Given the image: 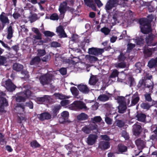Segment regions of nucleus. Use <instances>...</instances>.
Instances as JSON below:
<instances>
[{"label": "nucleus", "mask_w": 157, "mask_h": 157, "mask_svg": "<svg viewBox=\"0 0 157 157\" xmlns=\"http://www.w3.org/2000/svg\"><path fill=\"white\" fill-rule=\"evenodd\" d=\"M154 16L151 14L149 15L147 18H143L140 19V24L141 32L144 34H147L151 31L150 23L154 18Z\"/></svg>", "instance_id": "1"}, {"label": "nucleus", "mask_w": 157, "mask_h": 157, "mask_svg": "<svg viewBox=\"0 0 157 157\" xmlns=\"http://www.w3.org/2000/svg\"><path fill=\"white\" fill-rule=\"evenodd\" d=\"M118 82H125L126 84L129 85L130 86H134L136 84L134 78L132 76L125 75L123 72H121L117 78Z\"/></svg>", "instance_id": "2"}, {"label": "nucleus", "mask_w": 157, "mask_h": 157, "mask_svg": "<svg viewBox=\"0 0 157 157\" xmlns=\"http://www.w3.org/2000/svg\"><path fill=\"white\" fill-rule=\"evenodd\" d=\"M128 0H109L106 3L105 9L106 10H109L118 5L124 6L125 2Z\"/></svg>", "instance_id": "3"}, {"label": "nucleus", "mask_w": 157, "mask_h": 157, "mask_svg": "<svg viewBox=\"0 0 157 157\" xmlns=\"http://www.w3.org/2000/svg\"><path fill=\"white\" fill-rule=\"evenodd\" d=\"M127 99V105L128 107L134 105L139 101V97L137 93H136L134 94H130L126 96Z\"/></svg>", "instance_id": "4"}, {"label": "nucleus", "mask_w": 157, "mask_h": 157, "mask_svg": "<svg viewBox=\"0 0 157 157\" xmlns=\"http://www.w3.org/2000/svg\"><path fill=\"white\" fill-rule=\"evenodd\" d=\"M69 107L71 109L74 110H78L82 109L88 110V109L83 102L79 101H74L69 105Z\"/></svg>", "instance_id": "5"}, {"label": "nucleus", "mask_w": 157, "mask_h": 157, "mask_svg": "<svg viewBox=\"0 0 157 157\" xmlns=\"http://www.w3.org/2000/svg\"><path fill=\"white\" fill-rule=\"evenodd\" d=\"M82 130L83 132L86 134H89L91 133V131H93L94 130L95 131L93 132H98L97 125L93 123L85 126L82 128Z\"/></svg>", "instance_id": "6"}, {"label": "nucleus", "mask_w": 157, "mask_h": 157, "mask_svg": "<svg viewBox=\"0 0 157 157\" xmlns=\"http://www.w3.org/2000/svg\"><path fill=\"white\" fill-rule=\"evenodd\" d=\"M52 79L53 76L50 73L41 76L40 78V82L43 86L49 84Z\"/></svg>", "instance_id": "7"}, {"label": "nucleus", "mask_w": 157, "mask_h": 157, "mask_svg": "<svg viewBox=\"0 0 157 157\" xmlns=\"http://www.w3.org/2000/svg\"><path fill=\"white\" fill-rule=\"evenodd\" d=\"M31 94V91L29 90H27L24 93H20L19 95L16 97V101L19 102L24 101L26 98L30 97Z\"/></svg>", "instance_id": "8"}, {"label": "nucleus", "mask_w": 157, "mask_h": 157, "mask_svg": "<svg viewBox=\"0 0 157 157\" xmlns=\"http://www.w3.org/2000/svg\"><path fill=\"white\" fill-rule=\"evenodd\" d=\"M122 14L119 11H116L113 15L112 19L111 20V24L113 25H115L117 23L122 22L124 23L123 21H121L122 19Z\"/></svg>", "instance_id": "9"}, {"label": "nucleus", "mask_w": 157, "mask_h": 157, "mask_svg": "<svg viewBox=\"0 0 157 157\" xmlns=\"http://www.w3.org/2000/svg\"><path fill=\"white\" fill-rule=\"evenodd\" d=\"M67 8H69V6H67V2L64 1L60 4L59 8V10L60 13V18L62 19L63 18L64 14Z\"/></svg>", "instance_id": "10"}, {"label": "nucleus", "mask_w": 157, "mask_h": 157, "mask_svg": "<svg viewBox=\"0 0 157 157\" xmlns=\"http://www.w3.org/2000/svg\"><path fill=\"white\" fill-rule=\"evenodd\" d=\"M2 84H5L4 86L8 91L12 92L15 90L16 86L9 79L6 81L5 82L2 83Z\"/></svg>", "instance_id": "11"}, {"label": "nucleus", "mask_w": 157, "mask_h": 157, "mask_svg": "<svg viewBox=\"0 0 157 157\" xmlns=\"http://www.w3.org/2000/svg\"><path fill=\"white\" fill-rule=\"evenodd\" d=\"M104 52V50L103 49L92 48L89 49L88 52L89 54L96 56L102 54Z\"/></svg>", "instance_id": "12"}, {"label": "nucleus", "mask_w": 157, "mask_h": 157, "mask_svg": "<svg viewBox=\"0 0 157 157\" xmlns=\"http://www.w3.org/2000/svg\"><path fill=\"white\" fill-rule=\"evenodd\" d=\"M97 138L98 136L96 135L90 134L87 138V143L89 145H92L96 142Z\"/></svg>", "instance_id": "13"}, {"label": "nucleus", "mask_w": 157, "mask_h": 157, "mask_svg": "<svg viewBox=\"0 0 157 157\" xmlns=\"http://www.w3.org/2000/svg\"><path fill=\"white\" fill-rule=\"evenodd\" d=\"M13 36V30L11 26H9L7 28V31L6 35V38L8 41L6 40V42L8 43H10L12 41V38Z\"/></svg>", "instance_id": "14"}, {"label": "nucleus", "mask_w": 157, "mask_h": 157, "mask_svg": "<svg viewBox=\"0 0 157 157\" xmlns=\"http://www.w3.org/2000/svg\"><path fill=\"white\" fill-rule=\"evenodd\" d=\"M29 107L30 109H32L33 107V103L31 101H29L28 103H26L25 105H24L22 104H19L16 107L17 110H21V112H23L24 111V109L25 106Z\"/></svg>", "instance_id": "15"}, {"label": "nucleus", "mask_w": 157, "mask_h": 157, "mask_svg": "<svg viewBox=\"0 0 157 157\" xmlns=\"http://www.w3.org/2000/svg\"><path fill=\"white\" fill-rule=\"evenodd\" d=\"M135 143L139 149H142L145 146V141L143 139H138L136 140Z\"/></svg>", "instance_id": "16"}, {"label": "nucleus", "mask_w": 157, "mask_h": 157, "mask_svg": "<svg viewBox=\"0 0 157 157\" xmlns=\"http://www.w3.org/2000/svg\"><path fill=\"white\" fill-rule=\"evenodd\" d=\"M8 105V103L6 99L3 97H0V111L3 112L4 107Z\"/></svg>", "instance_id": "17"}, {"label": "nucleus", "mask_w": 157, "mask_h": 157, "mask_svg": "<svg viewBox=\"0 0 157 157\" xmlns=\"http://www.w3.org/2000/svg\"><path fill=\"white\" fill-rule=\"evenodd\" d=\"M78 90L84 94H87L90 91L89 88L87 86L82 84H81L78 86Z\"/></svg>", "instance_id": "18"}, {"label": "nucleus", "mask_w": 157, "mask_h": 157, "mask_svg": "<svg viewBox=\"0 0 157 157\" xmlns=\"http://www.w3.org/2000/svg\"><path fill=\"white\" fill-rule=\"evenodd\" d=\"M85 4L93 10H96V6L94 2V0H84Z\"/></svg>", "instance_id": "19"}, {"label": "nucleus", "mask_w": 157, "mask_h": 157, "mask_svg": "<svg viewBox=\"0 0 157 157\" xmlns=\"http://www.w3.org/2000/svg\"><path fill=\"white\" fill-rule=\"evenodd\" d=\"M0 20L3 24H9V23L8 17L4 12H2L0 15Z\"/></svg>", "instance_id": "20"}, {"label": "nucleus", "mask_w": 157, "mask_h": 157, "mask_svg": "<svg viewBox=\"0 0 157 157\" xmlns=\"http://www.w3.org/2000/svg\"><path fill=\"white\" fill-rule=\"evenodd\" d=\"M56 32L61 37H65L67 36L66 34L64 32L63 27L62 26L60 25L56 28Z\"/></svg>", "instance_id": "21"}, {"label": "nucleus", "mask_w": 157, "mask_h": 157, "mask_svg": "<svg viewBox=\"0 0 157 157\" xmlns=\"http://www.w3.org/2000/svg\"><path fill=\"white\" fill-rule=\"evenodd\" d=\"M153 35L150 34L146 39V43L148 46H154L156 45V43H153L152 40L154 38Z\"/></svg>", "instance_id": "22"}, {"label": "nucleus", "mask_w": 157, "mask_h": 157, "mask_svg": "<svg viewBox=\"0 0 157 157\" xmlns=\"http://www.w3.org/2000/svg\"><path fill=\"white\" fill-rule=\"evenodd\" d=\"M133 127L134 134L136 135L139 134L141 131V127L139 123L134 124Z\"/></svg>", "instance_id": "23"}, {"label": "nucleus", "mask_w": 157, "mask_h": 157, "mask_svg": "<svg viewBox=\"0 0 157 157\" xmlns=\"http://www.w3.org/2000/svg\"><path fill=\"white\" fill-rule=\"evenodd\" d=\"M109 143L107 141H101L99 145V147L102 150L106 149L109 148Z\"/></svg>", "instance_id": "24"}, {"label": "nucleus", "mask_w": 157, "mask_h": 157, "mask_svg": "<svg viewBox=\"0 0 157 157\" xmlns=\"http://www.w3.org/2000/svg\"><path fill=\"white\" fill-rule=\"evenodd\" d=\"M156 50H157V47L152 48H144V52L147 56H150L152 55L153 51Z\"/></svg>", "instance_id": "25"}, {"label": "nucleus", "mask_w": 157, "mask_h": 157, "mask_svg": "<svg viewBox=\"0 0 157 157\" xmlns=\"http://www.w3.org/2000/svg\"><path fill=\"white\" fill-rule=\"evenodd\" d=\"M38 117L41 121L44 120L49 119L51 118V115L48 113H44L39 115Z\"/></svg>", "instance_id": "26"}, {"label": "nucleus", "mask_w": 157, "mask_h": 157, "mask_svg": "<svg viewBox=\"0 0 157 157\" xmlns=\"http://www.w3.org/2000/svg\"><path fill=\"white\" fill-rule=\"evenodd\" d=\"M117 149L118 151L116 153L120 154L126 152L127 150V147L123 144H119L118 145Z\"/></svg>", "instance_id": "27"}, {"label": "nucleus", "mask_w": 157, "mask_h": 157, "mask_svg": "<svg viewBox=\"0 0 157 157\" xmlns=\"http://www.w3.org/2000/svg\"><path fill=\"white\" fill-rule=\"evenodd\" d=\"M85 59L87 61L91 63L94 62L98 60V58L96 57L90 55H86L85 56Z\"/></svg>", "instance_id": "28"}, {"label": "nucleus", "mask_w": 157, "mask_h": 157, "mask_svg": "<svg viewBox=\"0 0 157 157\" xmlns=\"http://www.w3.org/2000/svg\"><path fill=\"white\" fill-rule=\"evenodd\" d=\"M125 98L122 96H118L115 98V99L117 100V102L120 104H127V99H126V96Z\"/></svg>", "instance_id": "29"}, {"label": "nucleus", "mask_w": 157, "mask_h": 157, "mask_svg": "<svg viewBox=\"0 0 157 157\" xmlns=\"http://www.w3.org/2000/svg\"><path fill=\"white\" fill-rule=\"evenodd\" d=\"M23 66L22 64L18 63H14L13 66V69L17 71H20L23 69Z\"/></svg>", "instance_id": "30"}, {"label": "nucleus", "mask_w": 157, "mask_h": 157, "mask_svg": "<svg viewBox=\"0 0 157 157\" xmlns=\"http://www.w3.org/2000/svg\"><path fill=\"white\" fill-rule=\"evenodd\" d=\"M98 78L96 76H91L89 80V83L90 85H94L97 82Z\"/></svg>", "instance_id": "31"}, {"label": "nucleus", "mask_w": 157, "mask_h": 157, "mask_svg": "<svg viewBox=\"0 0 157 157\" xmlns=\"http://www.w3.org/2000/svg\"><path fill=\"white\" fill-rule=\"evenodd\" d=\"M109 99V97L107 95L102 94L100 95L98 97V100L101 101H105Z\"/></svg>", "instance_id": "32"}, {"label": "nucleus", "mask_w": 157, "mask_h": 157, "mask_svg": "<svg viewBox=\"0 0 157 157\" xmlns=\"http://www.w3.org/2000/svg\"><path fill=\"white\" fill-rule=\"evenodd\" d=\"M41 59L38 56H36L33 58L30 62L31 65H33L38 64L40 62Z\"/></svg>", "instance_id": "33"}, {"label": "nucleus", "mask_w": 157, "mask_h": 157, "mask_svg": "<svg viewBox=\"0 0 157 157\" xmlns=\"http://www.w3.org/2000/svg\"><path fill=\"white\" fill-rule=\"evenodd\" d=\"M133 40L137 45H141L143 44L144 42V38L140 36L139 38H136L135 39H133Z\"/></svg>", "instance_id": "34"}, {"label": "nucleus", "mask_w": 157, "mask_h": 157, "mask_svg": "<svg viewBox=\"0 0 157 157\" xmlns=\"http://www.w3.org/2000/svg\"><path fill=\"white\" fill-rule=\"evenodd\" d=\"M54 95L56 98L60 99H68L70 98V96H66L60 94H55Z\"/></svg>", "instance_id": "35"}, {"label": "nucleus", "mask_w": 157, "mask_h": 157, "mask_svg": "<svg viewBox=\"0 0 157 157\" xmlns=\"http://www.w3.org/2000/svg\"><path fill=\"white\" fill-rule=\"evenodd\" d=\"M126 105L127 104H120L118 106V111L120 113H124L126 109Z\"/></svg>", "instance_id": "36"}, {"label": "nucleus", "mask_w": 157, "mask_h": 157, "mask_svg": "<svg viewBox=\"0 0 157 157\" xmlns=\"http://www.w3.org/2000/svg\"><path fill=\"white\" fill-rule=\"evenodd\" d=\"M88 118L87 115L84 113H82L78 115L77 117L78 120L80 121H82L87 119Z\"/></svg>", "instance_id": "37"}, {"label": "nucleus", "mask_w": 157, "mask_h": 157, "mask_svg": "<svg viewBox=\"0 0 157 157\" xmlns=\"http://www.w3.org/2000/svg\"><path fill=\"white\" fill-rule=\"evenodd\" d=\"M7 58L3 56H0V66L7 65Z\"/></svg>", "instance_id": "38"}, {"label": "nucleus", "mask_w": 157, "mask_h": 157, "mask_svg": "<svg viewBox=\"0 0 157 157\" xmlns=\"http://www.w3.org/2000/svg\"><path fill=\"white\" fill-rule=\"evenodd\" d=\"M157 62L155 59H152L148 63V66L150 68H152L156 65Z\"/></svg>", "instance_id": "39"}, {"label": "nucleus", "mask_w": 157, "mask_h": 157, "mask_svg": "<svg viewBox=\"0 0 157 157\" xmlns=\"http://www.w3.org/2000/svg\"><path fill=\"white\" fill-rule=\"evenodd\" d=\"M136 117L139 121L144 122L145 121L146 116L144 114L142 113L138 114L137 115Z\"/></svg>", "instance_id": "40"}, {"label": "nucleus", "mask_w": 157, "mask_h": 157, "mask_svg": "<svg viewBox=\"0 0 157 157\" xmlns=\"http://www.w3.org/2000/svg\"><path fill=\"white\" fill-rule=\"evenodd\" d=\"M101 120V117L99 116H97L92 118L91 121L94 124H95L96 123H98L100 122Z\"/></svg>", "instance_id": "41"}, {"label": "nucleus", "mask_w": 157, "mask_h": 157, "mask_svg": "<svg viewBox=\"0 0 157 157\" xmlns=\"http://www.w3.org/2000/svg\"><path fill=\"white\" fill-rule=\"evenodd\" d=\"M153 105V104L151 105L147 103H143L141 104L140 106L142 108L144 109L148 110L151 106Z\"/></svg>", "instance_id": "42"}, {"label": "nucleus", "mask_w": 157, "mask_h": 157, "mask_svg": "<svg viewBox=\"0 0 157 157\" xmlns=\"http://www.w3.org/2000/svg\"><path fill=\"white\" fill-rule=\"evenodd\" d=\"M141 63L140 62L137 63L136 64L135 71L136 73H139L141 72Z\"/></svg>", "instance_id": "43"}, {"label": "nucleus", "mask_w": 157, "mask_h": 157, "mask_svg": "<svg viewBox=\"0 0 157 157\" xmlns=\"http://www.w3.org/2000/svg\"><path fill=\"white\" fill-rule=\"evenodd\" d=\"M71 91L72 94L77 96L79 92L77 89L75 87H72L70 89Z\"/></svg>", "instance_id": "44"}, {"label": "nucleus", "mask_w": 157, "mask_h": 157, "mask_svg": "<svg viewBox=\"0 0 157 157\" xmlns=\"http://www.w3.org/2000/svg\"><path fill=\"white\" fill-rule=\"evenodd\" d=\"M33 38L34 39L33 42L34 43H36L37 42L36 41V40H40L42 39V34L41 33L36 34V35H33Z\"/></svg>", "instance_id": "45"}, {"label": "nucleus", "mask_w": 157, "mask_h": 157, "mask_svg": "<svg viewBox=\"0 0 157 157\" xmlns=\"http://www.w3.org/2000/svg\"><path fill=\"white\" fill-rule=\"evenodd\" d=\"M37 56L42 57L45 55L46 53L45 50L39 49L37 50Z\"/></svg>", "instance_id": "46"}, {"label": "nucleus", "mask_w": 157, "mask_h": 157, "mask_svg": "<svg viewBox=\"0 0 157 157\" xmlns=\"http://www.w3.org/2000/svg\"><path fill=\"white\" fill-rule=\"evenodd\" d=\"M135 44L131 43H129L127 45V52H129L135 47Z\"/></svg>", "instance_id": "47"}, {"label": "nucleus", "mask_w": 157, "mask_h": 157, "mask_svg": "<svg viewBox=\"0 0 157 157\" xmlns=\"http://www.w3.org/2000/svg\"><path fill=\"white\" fill-rule=\"evenodd\" d=\"M38 18L37 14L35 13L33 14L29 17V19L31 22L34 21Z\"/></svg>", "instance_id": "48"}, {"label": "nucleus", "mask_w": 157, "mask_h": 157, "mask_svg": "<svg viewBox=\"0 0 157 157\" xmlns=\"http://www.w3.org/2000/svg\"><path fill=\"white\" fill-rule=\"evenodd\" d=\"M50 19L51 20L53 21H57L59 19V17L57 13H54L50 16Z\"/></svg>", "instance_id": "49"}, {"label": "nucleus", "mask_w": 157, "mask_h": 157, "mask_svg": "<svg viewBox=\"0 0 157 157\" xmlns=\"http://www.w3.org/2000/svg\"><path fill=\"white\" fill-rule=\"evenodd\" d=\"M31 146L33 148H36L40 147V145L36 140H34L31 142L30 143Z\"/></svg>", "instance_id": "50"}, {"label": "nucleus", "mask_w": 157, "mask_h": 157, "mask_svg": "<svg viewBox=\"0 0 157 157\" xmlns=\"http://www.w3.org/2000/svg\"><path fill=\"white\" fill-rule=\"evenodd\" d=\"M61 116L62 118L64 119V121L68 118L69 116V114L68 112L65 111L61 113Z\"/></svg>", "instance_id": "51"}, {"label": "nucleus", "mask_w": 157, "mask_h": 157, "mask_svg": "<svg viewBox=\"0 0 157 157\" xmlns=\"http://www.w3.org/2000/svg\"><path fill=\"white\" fill-rule=\"evenodd\" d=\"M101 31L105 35H108L110 32V30L108 28L104 27L101 29Z\"/></svg>", "instance_id": "52"}, {"label": "nucleus", "mask_w": 157, "mask_h": 157, "mask_svg": "<svg viewBox=\"0 0 157 157\" xmlns=\"http://www.w3.org/2000/svg\"><path fill=\"white\" fill-rule=\"evenodd\" d=\"M22 76L21 77V78H26L29 77L28 72L26 71H22L21 73Z\"/></svg>", "instance_id": "53"}, {"label": "nucleus", "mask_w": 157, "mask_h": 157, "mask_svg": "<svg viewBox=\"0 0 157 157\" xmlns=\"http://www.w3.org/2000/svg\"><path fill=\"white\" fill-rule=\"evenodd\" d=\"M44 34L45 36L52 37L55 35L54 33L48 31H45L44 32Z\"/></svg>", "instance_id": "54"}, {"label": "nucleus", "mask_w": 157, "mask_h": 157, "mask_svg": "<svg viewBox=\"0 0 157 157\" xmlns=\"http://www.w3.org/2000/svg\"><path fill=\"white\" fill-rule=\"evenodd\" d=\"M118 72L117 70H114L113 71L111 75L109 76V78H114L117 77L118 76Z\"/></svg>", "instance_id": "55"}, {"label": "nucleus", "mask_w": 157, "mask_h": 157, "mask_svg": "<svg viewBox=\"0 0 157 157\" xmlns=\"http://www.w3.org/2000/svg\"><path fill=\"white\" fill-rule=\"evenodd\" d=\"M71 101L69 100H64L61 102V104L62 106H64L69 104Z\"/></svg>", "instance_id": "56"}, {"label": "nucleus", "mask_w": 157, "mask_h": 157, "mask_svg": "<svg viewBox=\"0 0 157 157\" xmlns=\"http://www.w3.org/2000/svg\"><path fill=\"white\" fill-rule=\"evenodd\" d=\"M46 99L44 97L39 98L36 99V101L38 104H41L46 101Z\"/></svg>", "instance_id": "57"}, {"label": "nucleus", "mask_w": 157, "mask_h": 157, "mask_svg": "<svg viewBox=\"0 0 157 157\" xmlns=\"http://www.w3.org/2000/svg\"><path fill=\"white\" fill-rule=\"evenodd\" d=\"M126 67L125 63L124 62H122L120 63H119L116 64V67H120L121 68H124Z\"/></svg>", "instance_id": "58"}, {"label": "nucleus", "mask_w": 157, "mask_h": 157, "mask_svg": "<svg viewBox=\"0 0 157 157\" xmlns=\"http://www.w3.org/2000/svg\"><path fill=\"white\" fill-rule=\"evenodd\" d=\"M51 46L55 48L58 47H60V44L57 42H53L51 43Z\"/></svg>", "instance_id": "59"}, {"label": "nucleus", "mask_w": 157, "mask_h": 157, "mask_svg": "<svg viewBox=\"0 0 157 157\" xmlns=\"http://www.w3.org/2000/svg\"><path fill=\"white\" fill-rule=\"evenodd\" d=\"M3 136L1 133H0V144L2 145H4L6 144V142L3 138Z\"/></svg>", "instance_id": "60"}, {"label": "nucleus", "mask_w": 157, "mask_h": 157, "mask_svg": "<svg viewBox=\"0 0 157 157\" xmlns=\"http://www.w3.org/2000/svg\"><path fill=\"white\" fill-rule=\"evenodd\" d=\"M124 124V123L121 121L118 120L117 121V125L119 127H122Z\"/></svg>", "instance_id": "61"}, {"label": "nucleus", "mask_w": 157, "mask_h": 157, "mask_svg": "<svg viewBox=\"0 0 157 157\" xmlns=\"http://www.w3.org/2000/svg\"><path fill=\"white\" fill-rule=\"evenodd\" d=\"M59 71L63 75H65L67 73V70L65 68H62L59 70Z\"/></svg>", "instance_id": "62"}, {"label": "nucleus", "mask_w": 157, "mask_h": 157, "mask_svg": "<svg viewBox=\"0 0 157 157\" xmlns=\"http://www.w3.org/2000/svg\"><path fill=\"white\" fill-rule=\"evenodd\" d=\"M105 121L108 124H111L112 123V120L109 117H106L105 118Z\"/></svg>", "instance_id": "63"}, {"label": "nucleus", "mask_w": 157, "mask_h": 157, "mask_svg": "<svg viewBox=\"0 0 157 157\" xmlns=\"http://www.w3.org/2000/svg\"><path fill=\"white\" fill-rule=\"evenodd\" d=\"M150 139L153 142H155L157 141V135H153L150 137Z\"/></svg>", "instance_id": "64"}]
</instances>
